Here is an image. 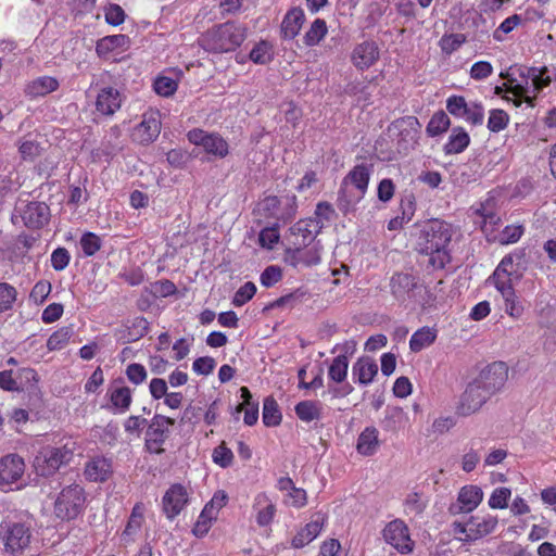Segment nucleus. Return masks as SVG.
Returning <instances> with one entry per match:
<instances>
[{"mask_svg": "<svg viewBox=\"0 0 556 556\" xmlns=\"http://www.w3.org/2000/svg\"><path fill=\"white\" fill-rule=\"evenodd\" d=\"M110 402L115 413H126L132 402V392L128 387H112L108 391Z\"/></svg>", "mask_w": 556, "mask_h": 556, "instance_id": "nucleus-30", "label": "nucleus"}, {"mask_svg": "<svg viewBox=\"0 0 556 556\" xmlns=\"http://www.w3.org/2000/svg\"><path fill=\"white\" fill-rule=\"evenodd\" d=\"M80 247L87 256L94 255L101 248V239L93 232H86L80 238Z\"/></svg>", "mask_w": 556, "mask_h": 556, "instance_id": "nucleus-51", "label": "nucleus"}, {"mask_svg": "<svg viewBox=\"0 0 556 556\" xmlns=\"http://www.w3.org/2000/svg\"><path fill=\"white\" fill-rule=\"evenodd\" d=\"M520 79H511V88L516 94L525 96V102L534 106V99L545 87L552 83L556 87V67H520Z\"/></svg>", "mask_w": 556, "mask_h": 556, "instance_id": "nucleus-2", "label": "nucleus"}, {"mask_svg": "<svg viewBox=\"0 0 556 556\" xmlns=\"http://www.w3.org/2000/svg\"><path fill=\"white\" fill-rule=\"evenodd\" d=\"M124 98L118 89L108 86L99 90L96 99V110L102 115L112 116L117 112Z\"/></svg>", "mask_w": 556, "mask_h": 556, "instance_id": "nucleus-20", "label": "nucleus"}, {"mask_svg": "<svg viewBox=\"0 0 556 556\" xmlns=\"http://www.w3.org/2000/svg\"><path fill=\"white\" fill-rule=\"evenodd\" d=\"M16 296L17 291L13 286L0 282V313L11 309Z\"/></svg>", "mask_w": 556, "mask_h": 556, "instance_id": "nucleus-46", "label": "nucleus"}, {"mask_svg": "<svg viewBox=\"0 0 556 556\" xmlns=\"http://www.w3.org/2000/svg\"><path fill=\"white\" fill-rule=\"evenodd\" d=\"M437 338V330L431 327H422L413 333L409 340V348L413 352H420L431 345Z\"/></svg>", "mask_w": 556, "mask_h": 556, "instance_id": "nucleus-34", "label": "nucleus"}, {"mask_svg": "<svg viewBox=\"0 0 556 556\" xmlns=\"http://www.w3.org/2000/svg\"><path fill=\"white\" fill-rule=\"evenodd\" d=\"M391 291L397 299H404L406 294L416 286L415 278L409 274H394L391 278Z\"/></svg>", "mask_w": 556, "mask_h": 556, "instance_id": "nucleus-33", "label": "nucleus"}, {"mask_svg": "<svg viewBox=\"0 0 556 556\" xmlns=\"http://www.w3.org/2000/svg\"><path fill=\"white\" fill-rule=\"evenodd\" d=\"M384 541L401 554H409L414 549L406 523L401 519H394L386 525L382 530Z\"/></svg>", "mask_w": 556, "mask_h": 556, "instance_id": "nucleus-11", "label": "nucleus"}, {"mask_svg": "<svg viewBox=\"0 0 556 556\" xmlns=\"http://www.w3.org/2000/svg\"><path fill=\"white\" fill-rule=\"evenodd\" d=\"M294 410L296 416L305 422L320 418V407L314 401H302L295 405Z\"/></svg>", "mask_w": 556, "mask_h": 556, "instance_id": "nucleus-40", "label": "nucleus"}, {"mask_svg": "<svg viewBox=\"0 0 556 556\" xmlns=\"http://www.w3.org/2000/svg\"><path fill=\"white\" fill-rule=\"evenodd\" d=\"M508 379V367L503 362H494L486 366L473 380L486 395L492 397L500 392Z\"/></svg>", "mask_w": 556, "mask_h": 556, "instance_id": "nucleus-9", "label": "nucleus"}, {"mask_svg": "<svg viewBox=\"0 0 556 556\" xmlns=\"http://www.w3.org/2000/svg\"><path fill=\"white\" fill-rule=\"evenodd\" d=\"M511 496V491L508 488L500 486L496 488L490 498H489V506L492 509H503L507 507L508 500Z\"/></svg>", "mask_w": 556, "mask_h": 556, "instance_id": "nucleus-50", "label": "nucleus"}, {"mask_svg": "<svg viewBox=\"0 0 556 556\" xmlns=\"http://www.w3.org/2000/svg\"><path fill=\"white\" fill-rule=\"evenodd\" d=\"M450 127V117L443 111L437 112L432 115L427 125V134L430 137H435L445 132Z\"/></svg>", "mask_w": 556, "mask_h": 556, "instance_id": "nucleus-43", "label": "nucleus"}, {"mask_svg": "<svg viewBox=\"0 0 556 556\" xmlns=\"http://www.w3.org/2000/svg\"><path fill=\"white\" fill-rule=\"evenodd\" d=\"M59 87V81L51 76H41L26 85L25 92L30 97H43Z\"/></svg>", "mask_w": 556, "mask_h": 556, "instance_id": "nucleus-32", "label": "nucleus"}, {"mask_svg": "<svg viewBox=\"0 0 556 556\" xmlns=\"http://www.w3.org/2000/svg\"><path fill=\"white\" fill-rule=\"evenodd\" d=\"M521 23V17L518 14H514L505 18L500 26L494 30L493 38L496 41H503V35L510 33L515 27Z\"/></svg>", "mask_w": 556, "mask_h": 556, "instance_id": "nucleus-58", "label": "nucleus"}, {"mask_svg": "<svg viewBox=\"0 0 556 556\" xmlns=\"http://www.w3.org/2000/svg\"><path fill=\"white\" fill-rule=\"evenodd\" d=\"M25 471L23 458L16 454H10L0 459V485L9 486L17 482Z\"/></svg>", "mask_w": 556, "mask_h": 556, "instance_id": "nucleus-19", "label": "nucleus"}, {"mask_svg": "<svg viewBox=\"0 0 556 556\" xmlns=\"http://www.w3.org/2000/svg\"><path fill=\"white\" fill-rule=\"evenodd\" d=\"M244 39V28L235 23L226 22L203 34L201 45L207 51L224 53L233 51Z\"/></svg>", "mask_w": 556, "mask_h": 556, "instance_id": "nucleus-3", "label": "nucleus"}, {"mask_svg": "<svg viewBox=\"0 0 556 556\" xmlns=\"http://www.w3.org/2000/svg\"><path fill=\"white\" fill-rule=\"evenodd\" d=\"M467 123L472 126H480L483 124L484 119V109L480 103H469L465 114L463 117Z\"/></svg>", "mask_w": 556, "mask_h": 556, "instance_id": "nucleus-53", "label": "nucleus"}, {"mask_svg": "<svg viewBox=\"0 0 556 556\" xmlns=\"http://www.w3.org/2000/svg\"><path fill=\"white\" fill-rule=\"evenodd\" d=\"M85 492L78 484H72L62 490L55 501V514L61 519H74L85 505Z\"/></svg>", "mask_w": 556, "mask_h": 556, "instance_id": "nucleus-6", "label": "nucleus"}, {"mask_svg": "<svg viewBox=\"0 0 556 556\" xmlns=\"http://www.w3.org/2000/svg\"><path fill=\"white\" fill-rule=\"evenodd\" d=\"M305 15L301 8H293L287 12L281 23V34L285 39L295 38L304 23Z\"/></svg>", "mask_w": 556, "mask_h": 556, "instance_id": "nucleus-28", "label": "nucleus"}, {"mask_svg": "<svg viewBox=\"0 0 556 556\" xmlns=\"http://www.w3.org/2000/svg\"><path fill=\"white\" fill-rule=\"evenodd\" d=\"M71 255L65 248H58L51 254V266L54 270L65 269L70 263Z\"/></svg>", "mask_w": 556, "mask_h": 556, "instance_id": "nucleus-63", "label": "nucleus"}, {"mask_svg": "<svg viewBox=\"0 0 556 556\" xmlns=\"http://www.w3.org/2000/svg\"><path fill=\"white\" fill-rule=\"evenodd\" d=\"M217 518L212 515V513H208L207 509L203 508L200 516L198 517V520L193 527V534L195 536H203L205 535L212 525V521L216 520Z\"/></svg>", "mask_w": 556, "mask_h": 556, "instance_id": "nucleus-56", "label": "nucleus"}, {"mask_svg": "<svg viewBox=\"0 0 556 556\" xmlns=\"http://www.w3.org/2000/svg\"><path fill=\"white\" fill-rule=\"evenodd\" d=\"M188 140L198 147H202L204 152L215 159H225L229 154V143L217 132H207L200 128L188 131Z\"/></svg>", "mask_w": 556, "mask_h": 556, "instance_id": "nucleus-8", "label": "nucleus"}, {"mask_svg": "<svg viewBox=\"0 0 556 556\" xmlns=\"http://www.w3.org/2000/svg\"><path fill=\"white\" fill-rule=\"evenodd\" d=\"M328 27L324 20H315L304 35V43L308 47L318 45L327 35Z\"/></svg>", "mask_w": 556, "mask_h": 556, "instance_id": "nucleus-38", "label": "nucleus"}, {"mask_svg": "<svg viewBox=\"0 0 556 556\" xmlns=\"http://www.w3.org/2000/svg\"><path fill=\"white\" fill-rule=\"evenodd\" d=\"M371 168L366 164H359L344 177L342 182L343 192L352 197L350 202H358L367 191Z\"/></svg>", "mask_w": 556, "mask_h": 556, "instance_id": "nucleus-12", "label": "nucleus"}, {"mask_svg": "<svg viewBox=\"0 0 556 556\" xmlns=\"http://www.w3.org/2000/svg\"><path fill=\"white\" fill-rule=\"evenodd\" d=\"M3 541L8 552L17 554L27 547L30 542L29 529L23 523H13L8 527Z\"/></svg>", "mask_w": 556, "mask_h": 556, "instance_id": "nucleus-21", "label": "nucleus"}, {"mask_svg": "<svg viewBox=\"0 0 556 556\" xmlns=\"http://www.w3.org/2000/svg\"><path fill=\"white\" fill-rule=\"evenodd\" d=\"M504 300V309L505 312L513 318H520L523 313V306L518 300L515 291L511 292V295H503Z\"/></svg>", "mask_w": 556, "mask_h": 556, "instance_id": "nucleus-57", "label": "nucleus"}, {"mask_svg": "<svg viewBox=\"0 0 556 556\" xmlns=\"http://www.w3.org/2000/svg\"><path fill=\"white\" fill-rule=\"evenodd\" d=\"M379 58V47L372 40H365L356 45L351 53V62L359 71L371 67L377 63Z\"/></svg>", "mask_w": 556, "mask_h": 556, "instance_id": "nucleus-18", "label": "nucleus"}, {"mask_svg": "<svg viewBox=\"0 0 556 556\" xmlns=\"http://www.w3.org/2000/svg\"><path fill=\"white\" fill-rule=\"evenodd\" d=\"M378 374V365L369 356L359 357L352 366L353 380L362 386L370 384Z\"/></svg>", "mask_w": 556, "mask_h": 556, "instance_id": "nucleus-26", "label": "nucleus"}, {"mask_svg": "<svg viewBox=\"0 0 556 556\" xmlns=\"http://www.w3.org/2000/svg\"><path fill=\"white\" fill-rule=\"evenodd\" d=\"M491 397L477 384L475 381L470 382L463 394L456 407V413L459 416L467 417L480 410V408Z\"/></svg>", "mask_w": 556, "mask_h": 556, "instance_id": "nucleus-13", "label": "nucleus"}, {"mask_svg": "<svg viewBox=\"0 0 556 556\" xmlns=\"http://www.w3.org/2000/svg\"><path fill=\"white\" fill-rule=\"evenodd\" d=\"M276 510L275 502L266 493L261 492L255 495L252 511L260 527L269 526L275 518Z\"/></svg>", "mask_w": 556, "mask_h": 556, "instance_id": "nucleus-24", "label": "nucleus"}, {"mask_svg": "<svg viewBox=\"0 0 556 556\" xmlns=\"http://www.w3.org/2000/svg\"><path fill=\"white\" fill-rule=\"evenodd\" d=\"M129 47V38L126 35H110L97 41L96 51L101 58H108L110 54L124 52Z\"/></svg>", "mask_w": 556, "mask_h": 556, "instance_id": "nucleus-27", "label": "nucleus"}, {"mask_svg": "<svg viewBox=\"0 0 556 556\" xmlns=\"http://www.w3.org/2000/svg\"><path fill=\"white\" fill-rule=\"evenodd\" d=\"M243 402L237 407V413L244 412V424L253 426L258 419V402L252 400V394L247 387L240 388Z\"/></svg>", "mask_w": 556, "mask_h": 556, "instance_id": "nucleus-31", "label": "nucleus"}, {"mask_svg": "<svg viewBox=\"0 0 556 556\" xmlns=\"http://www.w3.org/2000/svg\"><path fill=\"white\" fill-rule=\"evenodd\" d=\"M178 83L168 76H159L153 84V88L159 96L170 97L177 90Z\"/></svg>", "mask_w": 556, "mask_h": 556, "instance_id": "nucleus-47", "label": "nucleus"}, {"mask_svg": "<svg viewBox=\"0 0 556 556\" xmlns=\"http://www.w3.org/2000/svg\"><path fill=\"white\" fill-rule=\"evenodd\" d=\"M72 331L70 328H61L58 331L53 332L47 342V346L50 351L62 349L70 341Z\"/></svg>", "mask_w": 556, "mask_h": 556, "instance_id": "nucleus-52", "label": "nucleus"}, {"mask_svg": "<svg viewBox=\"0 0 556 556\" xmlns=\"http://www.w3.org/2000/svg\"><path fill=\"white\" fill-rule=\"evenodd\" d=\"M126 376L131 383L139 386L147 380L148 372L143 365L132 363L127 366Z\"/></svg>", "mask_w": 556, "mask_h": 556, "instance_id": "nucleus-59", "label": "nucleus"}, {"mask_svg": "<svg viewBox=\"0 0 556 556\" xmlns=\"http://www.w3.org/2000/svg\"><path fill=\"white\" fill-rule=\"evenodd\" d=\"M293 257L296 264H303L306 266L316 265L320 262V248L318 244H313L306 249L298 248L294 251Z\"/></svg>", "mask_w": 556, "mask_h": 556, "instance_id": "nucleus-42", "label": "nucleus"}, {"mask_svg": "<svg viewBox=\"0 0 556 556\" xmlns=\"http://www.w3.org/2000/svg\"><path fill=\"white\" fill-rule=\"evenodd\" d=\"M452 239L450 226L434 220L424 230L419 240V251L429 256V263L434 268H443L450 261L448 244Z\"/></svg>", "mask_w": 556, "mask_h": 556, "instance_id": "nucleus-1", "label": "nucleus"}, {"mask_svg": "<svg viewBox=\"0 0 556 556\" xmlns=\"http://www.w3.org/2000/svg\"><path fill=\"white\" fill-rule=\"evenodd\" d=\"M84 473L91 482H104L113 473L112 462L104 456L92 457L86 463Z\"/></svg>", "mask_w": 556, "mask_h": 556, "instance_id": "nucleus-25", "label": "nucleus"}, {"mask_svg": "<svg viewBox=\"0 0 556 556\" xmlns=\"http://www.w3.org/2000/svg\"><path fill=\"white\" fill-rule=\"evenodd\" d=\"M175 420L163 416L155 415L148 430V444L151 447L152 444H155L157 447L154 450L156 453H161L163 450L160 447L169 434V429L174 426Z\"/></svg>", "mask_w": 556, "mask_h": 556, "instance_id": "nucleus-22", "label": "nucleus"}, {"mask_svg": "<svg viewBox=\"0 0 556 556\" xmlns=\"http://www.w3.org/2000/svg\"><path fill=\"white\" fill-rule=\"evenodd\" d=\"M188 503V493L181 484L172 485L163 496V508L169 519L175 518Z\"/></svg>", "mask_w": 556, "mask_h": 556, "instance_id": "nucleus-23", "label": "nucleus"}, {"mask_svg": "<svg viewBox=\"0 0 556 556\" xmlns=\"http://www.w3.org/2000/svg\"><path fill=\"white\" fill-rule=\"evenodd\" d=\"M51 292V283L46 280L38 281L30 291L29 298L37 304L43 303Z\"/></svg>", "mask_w": 556, "mask_h": 556, "instance_id": "nucleus-64", "label": "nucleus"}, {"mask_svg": "<svg viewBox=\"0 0 556 556\" xmlns=\"http://www.w3.org/2000/svg\"><path fill=\"white\" fill-rule=\"evenodd\" d=\"M428 497L422 492H410L404 500L406 515L420 516L428 506Z\"/></svg>", "mask_w": 556, "mask_h": 556, "instance_id": "nucleus-36", "label": "nucleus"}, {"mask_svg": "<svg viewBox=\"0 0 556 556\" xmlns=\"http://www.w3.org/2000/svg\"><path fill=\"white\" fill-rule=\"evenodd\" d=\"M509 123V115L501 109L491 110L488 118V129L492 132H500Z\"/></svg>", "mask_w": 556, "mask_h": 556, "instance_id": "nucleus-45", "label": "nucleus"}, {"mask_svg": "<svg viewBox=\"0 0 556 556\" xmlns=\"http://www.w3.org/2000/svg\"><path fill=\"white\" fill-rule=\"evenodd\" d=\"M421 125L415 116H404L390 126L392 136L396 138L397 149L407 152L418 144Z\"/></svg>", "mask_w": 556, "mask_h": 556, "instance_id": "nucleus-7", "label": "nucleus"}, {"mask_svg": "<svg viewBox=\"0 0 556 556\" xmlns=\"http://www.w3.org/2000/svg\"><path fill=\"white\" fill-rule=\"evenodd\" d=\"M483 500V491L480 486L468 484L460 488L455 503L451 504L448 511L452 515L468 514L473 511Z\"/></svg>", "mask_w": 556, "mask_h": 556, "instance_id": "nucleus-15", "label": "nucleus"}, {"mask_svg": "<svg viewBox=\"0 0 556 556\" xmlns=\"http://www.w3.org/2000/svg\"><path fill=\"white\" fill-rule=\"evenodd\" d=\"M255 292H256V286L251 281L245 282L235 293L233 299H232V304L235 306L244 305L247 302H249L254 296Z\"/></svg>", "mask_w": 556, "mask_h": 556, "instance_id": "nucleus-55", "label": "nucleus"}, {"mask_svg": "<svg viewBox=\"0 0 556 556\" xmlns=\"http://www.w3.org/2000/svg\"><path fill=\"white\" fill-rule=\"evenodd\" d=\"M523 233V227L520 225H509L501 232L498 241L501 244H510L517 242Z\"/></svg>", "mask_w": 556, "mask_h": 556, "instance_id": "nucleus-60", "label": "nucleus"}, {"mask_svg": "<svg viewBox=\"0 0 556 556\" xmlns=\"http://www.w3.org/2000/svg\"><path fill=\"white\" fill-rule=\"evenodd\" d=\"M379 445V431L375 427H367L358 435L356 450L363 456H371Z\"/></svg>", "mask_w": 556, "mask_h": 556, "instance_id": "nucleus-29", "label": "nucleus"}, {"mask_svg": "<svg viewBox=\"0 0 556 556\" xmlns=\"http://www.w3.org/2000/svg\"><path fill=\"white\" fill-rule=\"evenodd\" d=\"M327 517L325 514L315 513L311 520L296 529L295 534L290 541L293 548H303L313 542L326 526Z\"/></svg>", "mask_w": 556, "mask_h": 556, "instance_id": "nucleus-14", "label": "nucleus"}, {"mask_svg": "<svg viewBox=\"0 0 556 556\" xmlns=\"http://www.w3.org/2000/svg\"><path fill=\"white\" fill-rule=\"evenodd\" d=\"M74 455V447L70 444L62 446L47 445L36 454L33 463L35 472L41 477L54 475L63 465L68 464Z\"/></svg>", "mask_w": 556, "mask_h": 556, "instance_id": "nucleus-4", "label": "nucleus"}, {"mask_svg": "<svg viewBox=\"0 0 556 556\" xmlns=\"http://www.w3.org/2000/svg\"><path fill=\"white\" fill-rule=\"evenodd\" d=\"M24 225L28 228L38 229L43 227L50 218V208L43 202H28L20 201L17 207Z\"/></svg>", "mask_w": 556, "mask_h": 556, "instance_id": "nucleus-17", "label": "nucleus"}, {"mask_svg": "<svg viewBox=\"0 0 556 556\" xmlns=\"http://www.w3.org/2000/svg\"><path fill=\"white\" fill-rule=\"evenodd\" d=\"M213 462L222 468H227L232 464L233 453L224 443L214 448L212 454Z\"/></svg>", "mask_w": 556, "mask_h": 556, "instance_id": "nucleus-54", "label": "nucleus"}, {"mask_svg": "<svg viewBox=\"0 0 556 556\" xmlns=\"http://www.w3.org/2000/svg\"><path fill=\"white\" fill-rule=\"evenodd\" d=\"M161 126L160 111L150 109L142 114L141 122L134 127L131 138L137 143L149 144L157 139Z\"/></svg>", "mask_w": 556, "mask_h": 556, "instance_id": "nucleus-10", "label": "nucleus"}, {"mask_svg": "<svg viewBox=\"0 0 556 556\" xmlns=\"http://www.w3.org/2000/svg\"><path fill=\"white\" fill-rule=\"evenodd\" d=\"M466 41V38L463 34H451L444 35L440 41L439 46L445 54H452L456 50H458L462 45Z\"/></svg>", "mask_w": 556, "mask_h": 556, "instance_id": "nucleus-48", "label": "nucleus"}, {"mask_svg": "<svg viewBox=\"0 0 556 556\" xmlns=\"http://www.w3.org/2000/svg\"><path fill=\"white\" fill-rule=\"evenodd\" d=\"M282 278L281 269L278 266H268L261 274L260 281L263 287L270 288Z\"/></svg>", "mask_w": 556, "mask_h": 556, "instance_id": "nucleus-62", "label": "nucleus"}, {"mask_svg": "<svg viewBox=\"0 0 556 556\" xmlns=\"http://www.w3.org/2000/svg\"><path fill=\"white\" fill-rule=\"evenodd\" d=\"M519 276L515 274L514 270V260L511 256H505L496 269L494 270L492 277V283L495 289L503 295H511L514 292V281L518 280Z\"/></svg>", "mask_w": 556, "mask_h": 556, "instance_id": "nucleus-16", "label": "nucleus"}, {"mask_svg": "<svg viewBox=\"0 0 556 556\" xmlns=\"http://www.w3.org/2000/svg\"><path fill=\"white\" fill-rule=\"evenodd\" d=\"M273 59V46L267 41H260L250 52V60L256 64H267Z\"/></svg>", "mask_w": 556, "mask_h": 556, "instance_id": "nucleus-44", "label": "nucleus"}, {"mask_svg": "<svg viewBox=\"0 0 556 556\" xmlns=\"http://www.w3.org/2000/svg\"><path fill=\"white\" fill-rule=\"evenodd\" d=\"M281 421V413L278 408L277 402L268 396L263 403V422L267 427L278 426Z\"/></svg>", "mask_w": 556, "mask_h": 556, "instance_id": "nucleus-41", "label": "nucleus"}, {"mask_svg": "<svg viewBox=\"0 0 556 556\" xmlns=\"http://www.w3.org/2000/svg\"><path fill=\"white\" fill-rule=\"evenodd\" d=\"M349 369V359L345 355H338L334 357L328 369V378L336 382L341 383L346 379Z\"/></svg>", "mask_w": 556, "mask_h": 556, "instance_id": "nucleus-39", "label": "nucleus"}, {"mask_svg": "<svg viewBox=\"0 0 556 556\" xmlns=\"http://www.w3.org/2000/svg\"><path fill=\"white\" fill-rule=\"evenodd\" d=\"M104 18L109 25L118 26L125 22L124 9L115 3H109L103 8Z\"/></svg>", "mask_w": 556, "mask_h": 556, "instance_id": "nucleus-49", "label": "nucleus"}, {"mask_svg": "<svg viewBox=\"0 0 556 556\" xmlns=\"http://www.w3.org/2000/svg\"><path fill=\"white\" fill-rule=\"evenodd\" d=\"M320 228L321 225L319 220L315 218L299 222L295 225L294 230L296 231L298 235H301L303 237L302 242L300 244H309L315 239V236L318 233Z\"/></svg>", "mask_w": 556, "mask_h": 556, "instance_id": "nucleus-37", "label": "nucleus"}, {"mask_svg": "<svg viewBox=\"0 0 556 556\" xmlns=\"http://www.w3.org/2000/svg\"><path fill=\"white\" fill-rule=\"evenodd\" d=\"M469 135L462 128H454L444 146L447 154H456L463 152L469 144Z\"/></svg>", "mask_w": 556, "mask_h": 556, "instance_id": "nucleus-35", "label": "nucleus"}, {"mask_svg": "<svg viewBox=\"0 0 556 556\" xmlns=\"http://www.w3.org/2000/svg\"><path fill=\"white\" fill-rule=\"evenodd\" d=\"M469 103L460 96L450 97L446 101V110L452 115L462 118L465 114Z\"/></svg>", "mask_w": 556, "mask_h": 556, "instance_id": "nucleus-61", "label": "nucleus"}, {"mask_svg": "<svg viewBox=\"0 0 556 556\" xmlns=\"http://www.w3.org/2000/svg\"><path fill=\"white\" fill-rule=\"evenodd\" d=\"M497 526V518L491 515L470 516L465 521H454L452 532L462 542H473L490 533Z\"/></svg>", "mask_w": 556, "mask_h": 556, "instance_id": "nucleus-5", "label": "nucleus"}]
</instances>
